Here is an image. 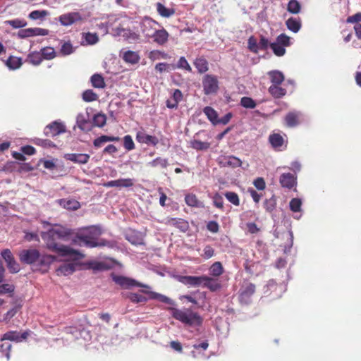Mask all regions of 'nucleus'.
<instances>
[{
    "label": "nucleus",
    "instance_id": "1",
    "mask_svg": "<svg viewBox=\"0 0 361 361\" xmlns=\"http://www.w3.org/2000/svg\"><path fill=\"white\" fill-rule=\"evenodd\" d=\"M102 231L99 226H92L85 228L74 233L73 230L64 227H59L49 230L42 238L46 247L50 251L57 253L61 257H68L73 260L83 259L85 255L77 250L69 246L59 244L58 240H68L71 238V244L88 248L110 246V242L105 239H99Z\"/></svg>",
    "mask_w": 361,
    "mask_h": 361
},
{
    "label": "nucleus",
    "instance_id": "2",
    "mask_svg": "<svg viewBox=\"0 0 361 361\" xmlns=\"http://www.w3.org/2000/svg\"><path fill=\"white\" fill-rule=\"evenodd\" d=\"M18 257L23 264L31 266L33 271L46 273L50 264L56 259L51 255H41L35 248L24 249L19 252Z\"/></svg>",
    "mask_w": 361,
    "mask_h": 361
},
{
    "label": "nucleus",
    "instance_id": "3",
    "mask_svg": "<svg viewBox=\"0 0 361 361\" xmlns=\"http://www.w3.org/2000/svg\"><path fill=\"white\" fill-rule=\"evenodd\" d=\"M111 277L112 280L123 288L128 289L133 286L144 288L145 289L140 290V291L148 295L149 299L158 300L164 303L169 305L173 303V300L169 298L150 290L151 287L149 286L140 283L133 279L123 276L116 275L114 274L111 275Z\"/></svg>",
    "mask_w": 361,
    "mask_h": 361
},
{
    "label": "nucleus",
    "instance_id": "4",
    "mask_svg": "<svg viewBox=\"0 0 361 361\" xmlns=\"http://www.w3.org/2000/svg\"><path fill=\"white\" fill-rule=\"evenodd\" d=\"M172 317L189 326H200L202 324L203 319L198 312H194L190 308L177 309L170 307Z\"/></svg>",
    "mask_w": 361,
    "mask_h": 361
},
{
    "label": "nucleus",
    "instance_id": "5",
    "mask_svg": "<svg viewBox=\"0 0 361 361\" xmlns=\"http://www.w3.org/2000/svg\"><path fill=\"white\" fill-rule=\"evenodd\" d=\"M202 86L205 94L216 93L219 89L216 77L212 75H206L202 80Z\"/></svg>",
    "mask_w": 361,
    "mask_h": 361
},
{
    "label": "nucleus",
    "instance_id": "6",
    "mask_svg": "<svg viewBox=\"0 0 361 361\" xmlns=\"http://www.w3.org/2000/svg\"><path fill=\"white\" fill-rule=\"evenodd\" d=\"M1 255L6 262V266L11 273L16 274L20 271V265L15 259L11 251L9 249L3 250L1 252Z\"/></svg>",
    "mask_w": 361,
    "mask_h": 361
},
{
    "label": "nucleus",
    "instance_id": "7",
    "mask_svg": "<svg viewBox=\"0 0 361 361\" xmlns=\"http://www.w3.org/2000/svg\"><path fill=\"white\" fill-rule=\"evenodd\" d=\"M49 35V30L47 29L41 27H30L26 29H22L18 31L17 35L20 39H25L30 37L35 36H46Z\"/></svg>",
    "mask_w": 361,
    "mask_h": 361
},
{
    "label": "nucleus",
    "instance_id": "8",
    "mask_svg": "<svg viewBox=\"0 0 361 361\" xmlns=\"http://www.w3.org/2000/svg\"><path fill=\"white\" fill-rule=\"evenodd\" d=\"M82 20L83 18L79 12H70L62 14L59 17V23L63 26H70Z\"/></svg>",
    "mask_w": 361,
    "mask_h": 361
},
{
    "label": "nucleus",
    "instance_id": "9",
    "mask_svg": "<svg viewBox=\"0 0 361 361\" xmlns=\"http://www.w3.org/2000/svg\"><path fill=\"white\" fill-rule=\"evenodd\" d=\"M158 25L155 20L146 17L140 23V29L142 33L146 38H151L157 29L155 25Z\"/></svg>",
    "mask_w": 361,
    "mask_h": 361
},
{
    "label": "nucleus",
    "instance_id": "10",
    "mask_svg": "<svg viewBox=\"0 0 361 361\" xmlns=\"http://www.w3.org/2000/svg\"><path fill=\"white\" fill-rule=\"evenodd\" d=\"M30 335V331H23L22 333L18 332L17 331H9L5 333L1 341H11L16 342H22L24 340H26Z\"/></svg>",
    "mask_w": 361,
    "mask_h": 361
},
{
    "label": "nucleus",
    "instance_id": "11",
    "mask_svg": "<svg viewBox=\"0 0 361 361\" xmlns=\"http://www.w3.org/2000/svg\"><path fill=\"white\" fill-rule=\"evenodd\" d=\"M66 131V127L61 123L54 121L46 126L44 134L48 137H54Z\"/></svg>",
    "mask_w": 361,
    "mask_h": 361
},
{
    "label": "nucleus",
    "instance_id": "12",
    "mask_svg": "<svg viewBox=\"0 0 361 361\" xmlns=\"http://www.w3.org/2000/svg\"><path fill=\"white\" fill-rule=\"evenodd\" d=\"M164 224L167 226H173L181 232H186L189 228L188 222L181 218H170L165 219Z\"/></svg>",
    "mask_w": 361,
    "mask_h": 361
},
{
    "label": "nucleus",
    "instance_id": "13",
    "mask_svg": "<svg viewBox=\"0 0 361 361\" xmlns=\"http://www.w3.org/2000/svg\"><path fill=\"white\" fill-rule=\"evenodd\" d=\"M296 176L290 173H283L281 175L279 182L283 188L292 189L296 185Z\"/></svg>",
    "mask_w": 361,
    "mask_h": 361
},
{
    "label": "nucleus",
    "instance_id": "14",
    "mask_svg": "<svg viewBox=\"0 0 361 361\" xmlns=\"http://www.w3.org/2000/svg\"><path fill=\"white\" fill-rule=\"evenodd\" d=\"M201 286L208 288L212 292H215L221 288V283L217 279H214L206 275H202Z\"/></svg>",
    "mask_w": 361,
    "mask_h": 361
},
{
    "label": "nucleus",
    "instance_id": "15",
    "mask_svg": "<svg viewBox=\"0 0 361 361\" xmlns=\"http://www.w3.org/2000/svg\"><path fill=\"white\" fill-rule=\"evenodd\" d=\"M117 34L123 37L125 39L130 42H135L140 39V35L130 29L123 27H117Z\"/></svg>",
    "mask_w": 361,
    "mask_h": 361
},
{
    "label": "nucleus",
    "instance_id": "16",
    "mask_svg": "<svg viewBox=\"0 0 361 361\" xmlns=\"http://www.w3.org/2000/svg\"><path fill=\"white\" fill-rule=\"evenodd\" d=\"M169 37V32L164 28H162L161 30H155L151 38H152L154 42L158 45L163 46L167 43Z\"/></svg>",
    "mask_w": 361,
    "mask_h": 361
},
{
    "label": "nucleus",
    "instance_id": "17",
    "mask_svg": "<svg viewBox=\"0 0 361 361\" xmlns=\"http://www.w3.org/2000/svg\"><path fill=\"white\" fill-rule=\"evenodd\" d=\"M136 140L140 143H145L156 146L159 143V139L153 135H149L144 132L139 131L136 134Z\"/></svg>",
    "mask_w": 361,
    "mask_h": 361
},
{
    "label": "nucleus",
    "instance_id": "18",
    "mask_svg": "<svg viewBox=\"0 0 361 361\" xmlns=\"http://www.w3.org/2000/svg\"><path fill=\"white\" fill-rule=\"evenodd\" d=\"M90 155L87 154L71 153L65 155V159L74 163L85 164L90 160Z\"/></svg>",
    "mask_w": 361,
    "mask_h": 361
},
{
    "label": "nucleus",
    "instance_id": "19",
    "mask_svg": "<svg viewBox=\"0 0 361 361\" xmlns=\"http://www.w3.org/2000/svg\"><path fill=\"white\" fill-rule=\"evenodd\" d=\"M269 142L274 149L281 150L285 140L280 133H273L269 136Z\"/></svg>",
    "mask_w": 361,
    "mask_h": 361
},
{
    "label": "nucleus",
    "instance_id": "20",
    "mask_svg": "<svg viewBox=\"0 0 361 361\" xmlns=\"http://www.w3.org/2000/svg\"><path fill=\"white\" fill-rule=\"evenodd\" d=\"M202 276H184L180 278L179 281L185 285L198 287L202 285Z\"/></svg>",
    "mask_w": 361,
    "mask_h": 361
},
{
    "label": "nucleus",
    "instance_id": "21",
    "mask_svg": "<svg viewBox=\"0 0 361 361\" xmlns=\"http://www.w3.org/2000/svg\"><path fill=\"white\" fill-rule=\"evenodd\" d=\"M300 114L297 111L288 112L285 116L286 125L289 128H293L300 123Z\"/></svg>",
    "mask_w": 361,
    "mask_h": 361
},
{
    "label": "nucleus",
    "instance_id": "22",
    "mask_svg": "<svg viewBox=\"0 0 361 361\" xmlns=\"http://www.w3.org/2000/svg\"><path fill=\"white\" fill-rule=\"evenodd\" d=\"M59 204L62 207L68 210H77L80 207V202L74 199H60Z\"/></svg>",
    "mask_w": 361,
    "mask_h": 361
},
{
    "label": "nucleus",
    "instance_id": "23",
    "mask_svg": "<svg viewBox=\"0 0 361 361\" xmlns=\"http://www.w3.org/2000/svg\"><path fill=\"white\" fill-rule=\"evenodd\" d=\"M122 58L126 63L133 65L137 63L140 59L137 52L130 50L124 51Z\"/></svg>",
    "mask_w": 361,
    "mask_h": 361
},
{
    "label": "nucleus",
    "instance_id": "24",
    "mask_svg": "<svg viewBox=\"0 0 361 361\" xmlns=\"http://www.w3.org/2000/svg\"><path fill=\"white\" fill-rule=\"evenodd\" d=\"M286 25L288 29L294 33H297L301 28L302 24L300 19L296 18H289L286 21Z\"/></svg>",
    "mask_w": 361,
    "mask_h": 361
},
{
    "label": "nucleus",
    "instance_id": "25",
    "mask_svg": "<svg viewBox=\"0 0 361 361\" xmlns=\"http://www.w3.org/2000/svg\"><path fill=\"white\" fill-rule=\"evenodd\" d=\"M76 122L78 127L83 131H90L92 128V126L90 120L85 118L82 114H79L77 116Z\"/></svg>",
    "mask_w": 361,
    "mask_h": 361
},
{
    "label": "nucleus",
    "instance_id": "26",
    "mask_svg": "<svg viewBox=\"0 0 361 361\" xmlns=\"http://www.w3.org/2000/svg\"><path fill=\"white\" fill-rule=\"evenodd\" d=\"M267 74L272 85H280L285 79L283 74L279 71H271Z\"/></svg>",
    "mask_w": 361,
    "mask_h": 361
},
{
    "label": "nucleus",
    "instance_id": "27",
    "mask_svg": "<svg viewBox=\"0 0 361 361\" xmlns=\"http://www.w3.org/2000/svg\"><path fill=\"white\" fill-rule=\"evenodd\" d=\"M194 66L200 73H206L209 70V63L203 56L197 58L194 61Z\"/></svg>",
    "mask_w": 361,
    "mask_h": 361
},
{
    "label": "nucleus",
    "instance_id": "28",
    "mask_svg": "<svg viewBox=\"0 0 361 361\" xmlns=\"http://www.w3.org/2000/svg\"><path fill=\"white\" fill-rule=\"evenodd\" d=\"M185 202L188 206L191 207L199 208L202 207V203L198 200L196 195L192 193L185 195Z\"/></svg>",
    "mask_w": 361,
    "mask_h": 361
},
{
    "label": "nucleus",
    "instance_id": "29",
    "mask_svg": "<svg viewBox=\"0 0 361 361\" xmlns=\"http://www.w3.org/2000/svg\"><path fill=\"white\" fill-rule=\"evenodd\" d=\"M269 94L274 98H281L286 94V90L279 85H271L268 90Z\"/></svg>",
    "mask_w": 361,
    "mask_h": 361
},
{
    "label": "nucleus",
    "instance_id": "30",
    "mask_svg": "<svg viewBox=\"0 0 361 361\" xmlns=\"http://www.w3.org/2000/svg\"><path fill=\"white\" fill-rule=\"evenodd\" d=\"M43 61L40 51L30 52L27 57V61L34 66L39 65Z\"/></svg>",
    "mask_w": 361,
    "mask_h": 361
},
{
    "label": "nucleus",
    "instance_id": "31",
    "mask_svg": "<svg viewBox=\"0 0 361 361\" xmlns=\"http://www.w3.org/2000/svg\"><path fill=\"white\" fill-rule=\"evenodd\" d=\"M5 63L10 69L15 70L19 68L22 66L23 62L20 57L11 56L5 61Z\"/></svg>",
    "mask_w": 361,
    "mask_h": 361
},
{
    "label": "nucleus",
    "instance_id": "32",
    "mask_svg": "<svg viewBox=\"0 0 361 361\" xmlns=\"http://www.w3.org/2000/svg\"><path fill=\"white\" fill-rule=\"evenodd\" d=\"M156 8L158 13L164 18H169L175 13L173 8H168L159 2L156 4Z\"/></svg>",
    "mask_w": 361,
    "mask_h": 361
},
{
    "label": "nucleus",
    "instance_id": "33",
    "mask_svg": "<svg viewBox=\"0 0 361 361\" xmlns=\"http://www.w3.org/2000/svg\"><path fill=\"white\" fill-rule=\"evenodd\" d=\"M255 292V286L253 283H249L246 284L241 290L240 298L243 300L249 298Z\"/></svg>",
    "mask_w": 361,
    "mask_h": 361
},
{
    "label": "nucleus",
    "instance_id": "34",
    "mask_svg": "<svg viewBox=\"0 0 361 361\" xmlns=\"http://www.w3.org/2000/svg\"><path fill=\"white\" fill-rule=\"evenodd\" d=\"M203 112L207 116V118L214 124H218L217 118L218 114L217 112L211 106H206L203 109Z\"/></svg>",
    "mask_w": 361,
    "mask_h": 361
},
{
    "label": "nucleus",
    "instance_id": "35",
    "mask_svg": "<svg viewBox=\"0 0 361 361\" xmlns=\"http://www.w3.org/2000/svg\"><path fill=\"white\" fill-rule=\"evenodd\" d=\"M223 163L224 166H231L232 168L239 167L242 164L241 160L234 156L225 157Z\"/></svg>",
    "mask_w": 361,
    "mask_h": 361
},
{
    "label": "nucleus",
    "instance_id": "36",
    "mask_svg": "<svg viewBox=\"0 0 361 361\" xmlns=\"http://www.w3.org/2000/svg\"><path fill=\"white\" fill-rule=\"evenodd\" d=\"M43 60H51L56 56V53L53 47H46L40 49Z\"/></svg>",
    "mask_w": 361,
    "mask_h": 361
},
{
    "label": "nucleus",
    "instance_id": "37",
    "mask_svg": "<svg viewBox=\"0 0 361 361\" xmlns=\"http://www.w3.org/2000/svg\"><path fill=\"white\" fill-rule=\"evenodd\" d=\"M106 122V116L104 114H97L94 116L92 119V127L96 126L99 128H102L105 126Z\"/></svg>",
    "mask_w": 361,
    "mask_h": 361
},
{
    "label": "nucleus",
    "instance_id": "38",
    "mask_svg": "<svg viewBox=\"0 0 361 361\" xmlns=\"http://www.w3.org/2000/svg\"><path fill=\"white\" fill-rule=\"evenodd\" d=\"M210 143L208 142H202L198 140H193L190 142V147L196 150H207L210 147Z\"/></svg>",
    "mask_w": 361,
    "mask_h": 361
},
{
    "label": "nucleus",
    "instance_id": "39",
    "mask_svg": "<svg viewBox=\"0 0 361 361\" xmlns=\"http://www.w3.org/2000/svg\"><path fill=\"white\" fill-rule=\"evenodd\" d=\"M91 82L95 88H104L105 87L104 79L100 74H94L91 77Z\"/></svg>",
    "mask_w": 361,
    "mask_h": 361
},
{
    "label": "nucleus",
    "instance_id": "40",
    "mask_svg": "<svg viewBox=\"0 0 361 361\" xmlns=\"http://www.w3.org/2000/svg\"><path fill=\"white\" fill-rule=\"evenodd\" d=\"M211 275L214 277L221 276L224 272V268L221 262H214L209 268Z\"/></svg>",
    "mask_w": 361,
    "mask_h": 361
},
{
    "label": "nucleus",
    "instance_id": "41",
    "mask_svg": "<svg viewBox=\"0 0 361 361\" xmlns=\"http://www.w3.org/2000/svg\"><path fill=\"white\" fill-rule=\"evenodd\" d=\"M301 10V5L297 0H290L287 5V11L293 14H298Z\"/></svg>",
    "mask_w": 361,
    "mask_h": 361
},
{
    "label": "nucleus",
    "instance_id": "42",
    "mask_svg": "<svg viewBox=\"0 0 361 361\" xmlns=\"http://www.w3.org/2000/svg\"><path fill=\"white\" fill-rule=\"evenodd\" d=\"M168 164V160L166 159H164L161 157H157L156 159L148 163V166L151 167H161L162 169L166 168Z\"/></svg>",
    "mask_w": 361,
    "mask_h": 361
},
{
    "label": "nucleus",
    "instance_id": "43",
    "mask_svg": "<svg viewBox=\"0 0 361 361\" xmlns=\"http://www.w3.org/2000/svg\"><path fill=\"white\" fill-rule=\"evenodd\" d=\"M148 57L154 61L160 59H166L169 58V54L159 50H152L149 53Z\"/></svg>",
    "mask_w": 361,
    "mask_h": 361
},
{
    "label": "nucleus",
    "instance_id": "44",
    "mask_svg": "<svg viewBox=\"0 0 361 361\" xmlns=\"http://www.w3.org/2000/svg\"><path fill=\"white\" fill-rule=\"evenodd\" d=\"M127 298L133 303H145L148 300L147 298L135 293H128Z\"/></svg>",
    "mask_w": 361,
    "mask_h": 361
},
{
    "label": "nucleus",
    "instance_id": "45",
    "mask_svg": "<svg viewBox=\"0 0 361 361\" xmlns=\"http://www.w3.org/2000/svg\"><path fill=\"white\" fill-rule=\"evenodd\" d=\"M270 47L272 49L274 54L277 56H282L286 53L285 47L278 44L277 42L271 43Z\"/></svg>",
    "mask_w": 361,
    "mask_h": 361
},
{
    "label": "nucleus",
    "instance_id": "46",
    "mask_svg": "<svg viewBox=\"0 0 361 361\" xmlns=\"http://www.w3.org/2000/svg\"><path fill=\"white\" fill-rule=\"evenodd\" d=\"M49 14L48 11L46 10H35L30 13L28 17L31 20H38L43 19Z\"/></svg>",
    "mask_w": 361,
    "mask_h": 361
},
{
    "label": "nucleus",
    "instance_id": "47",
    "mask_svg": "<svg viewBox=\"0 0 361 361\" xmlns=\"http://www.w3.org/2000/svg\"><path fill=\"white\" fill-rule=\"evenodd\" d=\"M264 207L267 212H272L276 207V199L274 196L267 199L264 202Z\"/></svg>",
    "mask_w": 361,
    "mask_h": 361
},
{
    "label": "nucleus",
    "instance_id": "48",
    "mask_svg": "<svg viewBox=\"0 0 361 361\" xmlns=\"http://www.w3.org/2000/svg\"><path fill=\"white\" fill-rule=\"evenodd\" d=\"M98 99L97 94L92 90H87L82 93V99L87 102L96 101Z\"/></svg>",
    "mask_w": 361,
    "mask_h": 361
},
{
    "label": "nucleus",
    "instance_id": "49",
    "mask_svg": "<svg viewBox=\"0 0 361 361\" xmlns=\"http://www.w3.org/2000/svg\"><path fill=\"white\" fill-rule=\"evenodd\" d=\"M201 257L204 259H209L215 255V250L210 245L204 247Z\"/></svg>",
    "mask_w": 361,
    "mask_h": 361
},
{
    "label": "nucleus",
    "instance_id": "50",
    "mask_svg": "<svg viewBox=\"0 0 361 361\" xmlns=\"http://www.w3.org/2000/svg\"><path fill=\"white\" fill-rule=\"evenodd\" d=\"M6 23L11 25L13 28H22L27 25V23L23 19H13L6 22Z\"/></svg>",
    "mask_w": 361,
    "mask_h": 361
},
{
    "label": "nucleus",
    "instance_id": "51",
    "mask_svg": "<svg viewBox=\"0 0 361 361\" xmlns=\"http://www.w3.org/2000/svg\"><path fill=\"white\" fill-rule=\"evenodd\" d=\"M248 49L250 51L255 54H257L259 51V44L254 36H250L247 41Z\"/></svg>",
    "mask_w": 361,
    "mask_h": 361
},
{
    "label": "nucleus",
    "instance_id": "52",
    "mask_svg": "<svg viewBox=\"0 0 361 361\" xmlns=\"http://www.w3.org/2000/svg\"><path fill=\"white\" fill-rule=\"evenodd\" d=\"M73 51H74V49H73V47L72 44L71 43V42L68 41V42H63V44L61 45V47L60 49V53L62 55H63V56L70 55Z\"/></svg>",
    "mask_w": 361,
    "mask_h": 361
},
{
    "label": "nucleus",
    "instance_id": "53",
    "mask_svg": "<svg viewBox=\"0 0 361 361\" xmlns=\"http://www.w3.org/2000/svg\"><path fill=\"white\" fill-rule=\"evenodd\" d=\"M240 104L245 108L247 109H254L255 108L257 104L251 97H243L241 98Z\"/></svg>",
    "mask_w": 361,
    "mask_h": 361
},
{
    "label": "nucleus",
    "instance_id": "54",
    "mask_svg": "<svg viewBox=\"0 0 361 361\" xmlns=\"http://www.w3.org/2000/svg\"><path fill=\"white\" fill-rule=\"evenodd\" d=\"M75 271L74 266L71 264H63L57 270L58 274H62L63 275H68L73 273Z\"/></svg>",
    "mask_w": 361,
    "mask_h": 361
},
{
    "label": "nucleus",
    "instance_id": "55",
    "mask_svg": "<svg viewBox=\"0 0 361 361\" xmlns=\"http://www.w3.org/2000/svg\"><path fill=\"white\" fill-rule=\"evenodd\" d=\"M226 198L235 206L240 204V200L237 193L234 192H226L225 193Z\"/></svg>",
    "mask_w": 361,
    "mask_h": 361
},
{
    "label": "nucleus",
    "instance_id": "56",
    "mask_svg": "<svg viewBox=\"0 0 361 361\" xmlns=\"http://www.w3.org/2000/svg\"><path fill=\"white\" fill-rule=\"evenodd\" d=\"M176 68H180V69H183L188 72H192V68L184 56H181L179 59V60L177 63V65H176Z\"/></svg>",
    "mask_w": 361,
    "mask_h": 361
},
{
    "label": "nucleus",
    "instance_id": "57",
    "mask_svg": "<svg viewBox=\"0 0 361 361\" xmlns=\"http://www.w3.org/2000/svg\"><path fill=\"white\" fill-rule=\"evenodd\" d=\"M302 201L299 198H293L289 203L290 209L293 212H298L300 211Z\"/></svg>",
    "mask_w": 361,
    "mask_h": 361
},
{
    "label": "nucleus",
    "instance_id": "58",
    "mask_svg": "<svg viewBox=\"0 0 361 361\" xmlns=\"http://www.w3.org/2000/svg\"><path fill=\"white\" fill-rule=\"evenodd\" d=\"M84 38L87 44L93 45L99 41V37L96 33L87 32L85 34Z\"/></svg>",
    "mask_w": 361,
    "mask_h": 361
},
{
    "label": "nucleus",
    "instance_id": "59",
    "mask_svg": "<svg viewBox=\"0 0 361 361\" xmlns=\"http://www.w3.org/2000/svg\"><path fill=\"white\" fill-rule=\"evenodd\" d=\"M123 147L128 151L135 149V143L130 135H127L123 137Z\"/></svg>",
    "mask_w": 361,
    "mask_h": 361
},
{
    "label": "nucleus",
    "instance_id": "60",
    "mask_svg": "<svg viewBox=\"0 0 361 361\" xmlns=\"http://www.w3.org/2000/svg\"><path fill=\"white\" fill-rule=\"evenodd\" d=\"M118 188H130L134 185V181L131 178H121L116 180Z\"/></svg>",
    "mask_w": 361,
    "mask_h": 361
},
{
    "label": "nucleus",
    "instance_id": "61",
    "mask_svg": "<svg viewBox=\"0 0 361 361\" xmlns=\"http://www.w3.org/2000/svg\"><path fill=\"white\" fill-rule=\"evenodd\" d=\"M12 349V345L11 343H3L0 346V351L6 357V360L8 361L11 358V351Z\"/></svg>",
    "mask_w": 361,
    "mask_h": 361
},
{
    "label": "nucleus",
    "instance_id": "62",
    "mask_svg": "<svg viewBox=\"0 0 361 361\" xmlns=\"http://www.w3.org/2000/svg\"><path fill=\"white\" fill-rule=\"evenodd\" d=\"M276 42L284 46L285 47H288L290 45V38L286 34L283 33L277 37Z\"/></svg>",
    "mask_w": 361,
    "mask_h": 361
},
{
    "label": "nucleus",
    "instance_id": "63",
    "mask_svg": "<svg viewBox=\"0 0 361 361\" xmlns=\"http://www.w3.org/2000/svg\"><path fill=\"white\" fill-rule=\"evenodd\" d=\"M126 238L130 243H131L133 245H137L143 244L142 238L134 233L128 234Z\"/></svg>",
    "mask_w": 361,
    "mask_h": 361
},
{
    "label": "nucleus",
    "instance_id": "64",
    "mask_svg": "<svg viewBox=\"0 0 361 361\" xmlns=\"http://www.w3.org/2000/svg\"><path fill=\"white\" fill-rule=\"evenodd\" d=\"M213 204L216 207L221 210L224 209V200L221 195L215 193L212 197Z\"/></svg>",
    "mask_w": 361,
    "mask_h": 361
}]
</instances>
